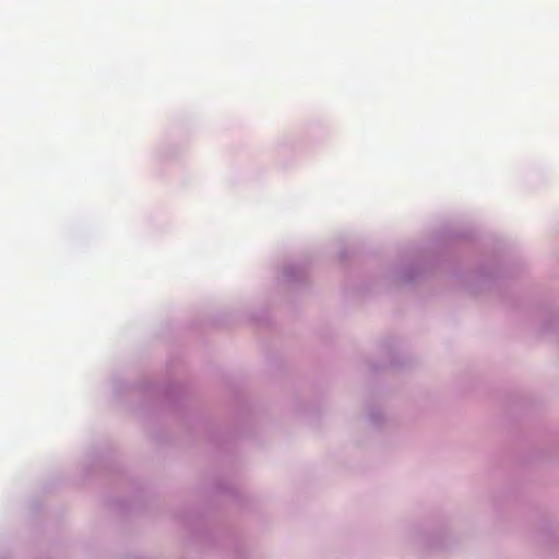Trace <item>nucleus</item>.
Returning <instances> with one entry per match:
<instances>
[{
  "instance_id": "1",
  "label": "nucleus",
  "mask_w": 559,
  "mask_h": 559,
  "mask_svg": "<svg viewBox=\"0 0 559 559\" xmlns=\"http://www.w3.org/2000/svg\"><path fill=\"white\" fill-rule=\"evenodd\" d=\"M283 275L286 282L297 283L306 277L307 271L304 265L292 263L284 266Z\"/></svg>"
},
{
  "instance_id": "2",
  "label": "nucleus",
  "mask_w": 559,
  "mask_h": 559,
  "mask_svg": "<svg viewBox=\"0 0 559 559\" xmlns=\"http://www.w3.org/2000/svg\"><path fill=\"white\" fill-rule=\"evenodd\" d=\"M420 273V270L419 267L416 265V266H412L411 269L402 272L400 274V278L404 282H413L414 280L417 278V276L419 275Z\"/></svg>"
},
{
  "instance_id": "3",
  "label": "nucleus",
  "mask_w": 559,
  "mask_h": 559,
  "mask_svg": "<svg viewBox=\"0 0 559 559\" xmlns=\"http://www.w3.org/2000/svg\"><path fill=\"white\" fill-rule=\"evenodd\" d=\"M369 418L374 425H379L382 418V414L380 412H371Z\"/></svg>"
},
{
  "instance_id": "4",
  "label": "nucleus",
  "mask_w": 559,
  "mask_h": 559,
  "mask_svg": "<svg viewBox=\"0 0 559 559\" xmlns=\"http://www.w3.org/2000/svg\"><path fill=\"white\" fill-rule=\"evenodd\" d=\"M441 546H442V543L439 539L431 542V547H441Z\"/></svg>"
}]
</instances>
